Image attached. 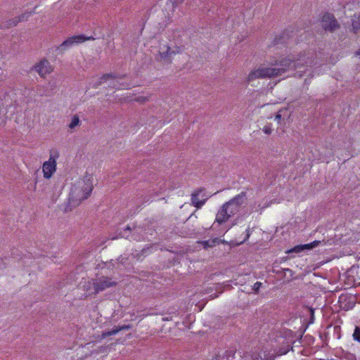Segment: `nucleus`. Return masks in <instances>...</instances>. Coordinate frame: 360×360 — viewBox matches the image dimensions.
Masks as SVG:
<instances>
[{
	"instance_id": "obj_1",
	"label": "nucleus",
	"mask_w": 360,
	"mask_h": 360,
	"mask_svg": "<svg viewBox=\"0 0 360 360\" xmlns=\"http://www.w3.org/2000/svg\"><path fill=\"white\" fill-rule=\"evenodd\" d=\"M306 53H300L297 57L288 56L276 61L274 68H258L262 79L272 78L283 75L288 70L311 64L309 58H305Z\"/></svg>"
},
{
	"instance_id": "obj_2",
	"label": "nucleus",
	"mask_w": 360,
	"mask_h": 360,
	"mask_svg": "<svg viewBox=\"0 0 360 360\" xmlns=\"http://www.w3.org/2000/svg\"><path fill=\"white\" fill-rule=\"evenodd\" d=\"M245 199L246 193L241 192L229 202L224 204L217 214L216 221L221 224L238 213L240 207L245 202Z\"/></svg>"
},
{
	"instance_id": "obj_3",
	"label": "nucleus",
	"mask_w": 360,
	"mask_h": 360,
	"mask_svg": "<svg viewBox=\"0 0 360 360\" xmlns=\"http://www.w3.org/2000/svg\"><path fill=\"white\" fill-rule=\"evenodd\" d=\"M93 188V184L89 179L77 181L70 188V203L73 206L79 205L83 200L89 197Z\"/></svg>"
},
{
	"instance_id": "obj_4",
	"label": "nucleus",
	"mask_w": 360,
	"mask_h": 360,
	"mask_svg": "<svg viewBox=\"0 0 360 360\" xmlns=\"http://www.w3.org/2000/svg\"><path fill=\"white\" fill-rule=\"evenodd\" d=\"M59 157L57 151L51 150L50 152V158L48 161L43 164L42 170L44 177L45 179H50L53 174L56 170V159Z\"/></svg>"
},
{
	"instance_id": "obj_5",
	"label": "nucleus",
	"mask_w": 360,
	"mask_h": 360,
	"mask_svg": "<svg viewBox=\"0 0 360 360\" xmlns=\"http://www.w3.org/2000/svg\"><path fill=\"white\" fill-rule=\"evenodd\" d=\"M93 37H86L83 34L72 36L65 40L60 45L56 48V51L60 53H63L67 49L75 44H78L85 41L86 40H94Z\"/></svg>"
},
{
	"instance_id": "obj_6",
	"label": "nucleus",
	"mask_w": 360,
	"mask_h": 360,
	"mask_svg": "<svg viewBox=\"0 0 360 360\" xmlns=\"http://www.w3.org/2000/svg\"><path fill=\"white\" fill-rule=\"evenodd\" d=\"M176 51H172L171 47L167 44L160 45L158 53L156 56L158 61L163 62L165 64L169 65L172 63V57L176 55Z\"/></svg>"
},
{
	"instance_id": "obj_7",
	"label": "nucleus",
	"mask_w": 360,
	"mask_h": 360,
	"mask_svg": "<svg viewBox=\"0 0 360 360\" xmlns=\"http://www.w3.org/2000/svg\"><path fill=\"white\" fill-rule=\"evenodd\" d=\"M210 197V195H206L205 188H197L191 194V205L197 209H200L205 204Z\"/></svg>"
},
{
	"instance_id": "obj_8",
	"label": "nucleus",
	"mask_w": 360,
	"mask_h": 360,
	"mask_svg": "<svg viewBox=\"0 0 360 360\" xmlns=\"http://www.w3.org/2000/svg\"><path fill=\"white\" fill-rule=\"evenodd\" d=\"M321 26L325 30L333 32L340 27V25L333 15L326 13L321 18Z\"/></svg>"
},
{
	"instance_id": "obj_9",
	"label": "nucleus",
	"mask_w": 360,
	"mask_h": 360,
	"mask_svg": "<svg viewBox=\"0 0 360 360\" xmlns=\"http://www.w3.org/2000/svg\"><path fill=\"white\" fill-rule=\"evenodd\" d=\"M96 293L105 290L107 288L115 287L117 285V283L116 281H112V278L108 276H101L98 278H96Z\"/></svg>"
},
{
	"instance_id": "obj_10",
	"label": "nucleus",
	"mask_w": 360,
	"mask_h": 360,
	"mask_svg": "<svg viewBox=\"0 0 360 360\" xmlns=\"http://www.w3.org/2000/svg\"><path fill=\"white\" fill-rule=\"evenodd\" d=\"M33 69L41 77H44L47 74L52 72V68L50 65V63L46 60L44 59L37 63L34 67Z\"/></svg>"
},
{
	"instance_id": "obj_11",
	"label": "nucleus",
	"mask_w": 360,
	"mask_h": 360,
	"mask_svg": "<svg viewBox=\"0 0 360 360\" xmlns=\"http://www.w3.org/2000/svg\"><path fill=\"white\" fill-rule=\"evenodd\" d=\"M131 328V325H123L120 326H115L112 330L103 332L101 335L102 338H105L108 336L113 335L117 334L118 332L121 330H126Z\"/></svg>"
},
{
	"instance_id": "obj_12",
	"label": "nucleus",
	"mask_w": 360,
	"mask_h": 360,
	"mask_svg": "<svg viewBox=\"0 0 360 360\" xmlns=\"http://www.w3.org/2000/svg\"><path fill=\"white\" fill-rule=\"evenodd\" d=\"M236 350L233 349H229L219 353L217 355V360H235Z\"/></svg>"
},
{
	"instance_id": "obj_13",
	"label": "nucleus",
	"mask_w": 360,
	"mask_h": 360,
	"mask_svg": "<svg viewBox=\"0 0 360 360\" xmlns=\"http://www.w3.org/2000/svg\"><path fill=\"white\" fill-rule=\"evenodd\" d=\"M324 240H323V242ZM322 241L321 240H314L312 243H308V244H304V245H300L297 246H295L293 248V251L296 252H299L302 250H311L317 246H319L320 244H321Z\"/></svg>"
},
{
	"instance_id": "obj_14",
	"label": "nucleus",
	"mask_w": 360,
	"mask_h": 360,
	"mask_svg": "<svg viewBox=\"0 0 360 360\" xmlns=\"http://www.w3.org/2000/svg\"><path fill=\"white\" fill-rule=\"evenodd\" d=\"M96 283L95 279H91L84 282L82 285L83 290L89 292V295H96Z\"/></svg>"
},
{
	"instance_id": "obj_15",
	"label": "nucleus",
	"mask_w": 360,
	"mask_h": 360,
	"mask_svg": "<svg viewBox=\"0 0 360 360\" xmlns=\"http://www.w3.org/2000/svg\"><path fill=\"white\" fill-rule=\"evenodd\" d=\"M15 95V93H8L6 94L4 96V98L3 99L2 105H5L6 107H10V106H16L18 105L17 101H15L14 103L13 102V97Z\"/></svg>"
},
{
	"instance_id": "obj_16",
	"label": "nucleus",
	"mask_w": 360,
	"mask_h": 360,
	"mask_svg": "<svg viewBox=\"0 0 360 360\" xmlns=\"http://www.w3.org/2000/svg\"><path fill=\"white\" fill-rule=\"evenodd\" d=\"M290 38L289 34L288 32H284L279 36H276L274 39V44H285L287 43V40Z\"/></svg>"
},
{
	"instance_id": "obj_17",
	"label": "nucleus",
	"mask_w": 360,
	"mask_h": 360,
	"mask_svg": "<svg viewBox=\"0 0 360 360\" xmlns=\"http://www.w3.org/2000/svg\"><path fill=\"white\" fill-rule=\"evenodd\" d=\"M352 26L354 32H357L360 30V14L354 15L352 19Z\"/></svg>"
},
{
	"instance_id": "obj_18",
	"label": "nucleus",
	"mask_w": 360,
	"mask_h": 360,
	"mask_svg": "<svg viewBox=\"0 0 360 360\" xmlns=\"http://www.w3.org/2000/svg\"><path fill=\"white\" fill-rule=\"evenodd\" d=\"M18 21L17 20V18L15 17L13 18H11L7 20L3 25L1 26L0 28L1 29H8L12 27H15L18 24Z\"/></svg>"
},
{
	"instance_id": "obj_19",
	"label": "nucleus",
	"mask_w": 360,
	"mask_h": 360,
	"mask_svg": "<svg viewBox=\"0 0 360 360\" xmlns=\"http://www.w3.org/2000/svg\"><path fill=\"white\" fill-rule=\"evenodd\" d=\"M257 79H262L259 68L252 70L248 75V81L251 82Z\"/></svg>"
},
{
	"instance_id": "obj_20",
	"label": "nucleus",
	"mask_w": 360,
	"mask_h": 360,
	"mask_svg": "<svg viewBox=\"0 0 360 360\" xmlns=\"http://www.w3.org/2000/svg\"><path fill=\"white\" fill-rule=\"evenodd\" d=\"M115 78H116V76L114 75L113 74H105V75H103L99 79V80L97 82V83L95 85V87H97V86L101 85L103 83L107 82L110 79H115Z\"/></svg>"
},
{
	"instance_id": "obj_21",
	"label": "nucleus",
	"mask_w": 360,
	"mask_h": 360,
	"mask_svg": "<svg viewBox=\"0 0 360 360\" xmlns=\"http://www.w3.org/2000/svg\"><path fill=\"white\" fill-rule=\"evenodd\" d=\"M35 13L34 11H25V13H22L21 15L16 16L17 20L18 22H22V21H27L30 15Z\"/></svg>"
},
{
	"instance_id": "obj_22",
	"label": "nucleus",
	"mask_w": 360,
	"mask_h": 360,
	"mask_svg": "<svg viewBox=\"0 0 360 360\" xmlns=\"http://www.w3.org/2000/svg\"><path fill=\"white\" fill-rule=\"evenodd\" d=\"M79 123V118L77 115H75L72 119L71 122L69 124V128L72 129Z\"/></svg>"
},
{
	"instance_id": "obj_23",
	"label": "nucleus",
	"mask_w": 360,
	"mask_h": 360,
	"mask_svg": "<svg viewBox=\"0 0 360 360\" xmlns=\"http://www.w3.org/2000/svg\"><path fill=\"white\" fill-rule=\"evenodd\" d=\"M290 345L288 342H286V345L285 347H281L278 352H277V354L278 356H281V355H284L285 354H287V352L290 350Z\"/></svg>"
},
{
	"instance_id": "obj_24",
	"label": "nucleus",
	"mask_w": 360,
	"mask_h": 360,
	"mask_svg": "<svg viewBox=\"0 0 360 360\" xmlns=\"http://www.w3.org/2000/svg\"><path fill=\"white\" fill-rule=\"evenodd\" d=\"M353 338L354 340L360 342V327L356 326L354 333H353Z\"/></svg>"
},
{
	"instance_id": "obj_25",
	"label": "nucleus",
	"mask_w": 360,
	"mask_h": 360,
	"mask_svg": "<svg viewBox=\"0 0 360 360\" xmlns=\"http://www.w3.org/2000/svg\"><path fill=\"white\" fill-rule=\"evenodd\" d=\"M262 283L259 281L256 282L253 285V290L256 294L259 293V289L262 287Z\"/></svg>"
},
{
	"instance_id": "obj_26",
	"label": "nucleus",
	"mask_w": 360,
	"mask_h": 360,
	"mask_svg": "<svg viewBox=\"0 0 360 360\" xmlns=\"http://www.w3.org/2000/svg\"><path fill=\"white\" fill-rule=\"evenodd\" d=\"M135 101L141 103H144L149 101V98L147 96H139L135 98Z\"/></svg>"
},
{
	"instance_id": "obj_27",
	"label": "nucleus",
	"mask_w": 360,
	"mask_h": 360,
	"mask_svg": "<svg viewBox=\"0 0 360 360\" xmlns=\"http://www.w3.org/2000/svg\"><path fill=\"white\" fill-rule=\"evenodd\" d=\"M203 245H204V248H207V247H213L215 244V241L213 240H205V241H203L202 243Z\"/></svg>"
},
{
	"instance_id": "obj_28",
	"label": "nucleus",
	"mask_w": 360,
	"mask_h": 360,
	"mask_svg": "<svg viewBox=\"0 0 360 360\" xmlns=\"http://www.w3.org/2000/svg\"><path fill=\"white\" fill-rule=\"evenodd\" d=\"M169 1L174 8L177 7L179 4H182L184 1V0H169Z\"/></svg>"
},
{
	"instance_id": "obj_29",
	"label": "nucleus",
	"mask_w": 360,
	"mask_h": 360,
	"mask_svg": "<svg viewBox=\"0 0 360 360\" xmlns=\"http://www.w3.org/2000/svg\"><path fill=\"white\" fill-rule=\"evenodd\" d=\"M263 131L266 134H270L272 131L270 124L265 125L263 128Z\"/></svg>"
},
{
	"instance_id": "obj_30",
	"label": "nucleus",
	"mask_w": 360,
	"mask_h": 360,
	"mask_svg": "<svg viewBox=\"0 0 360 360\" xmlns=\"http://www.w3.org/2000/svg\"><path fill=\"white\" fill-rule=\"evenodd\" d=\"M134 231H136V232L133 233L132 235H131V238L134 239V240H140L139 237H138L135 233H138V229H134Z\"/></svg>"
},
{
	"instance_id": "obj_31",
	"label": "nucleus",
	"mask_w": 360,
	"mask_h": 360,
	"mask_svg": "<svg viewBox=\"0 0 360 360\" xmlns=\"http://www.w3.org/2000/svg\"><path fill=\"white\" fill-rule=\"evenodd\" d=\"M250 236V230L249 229H247L246 230V236L245 238H244L243 241H245L246 240H248Z\"/></svg>"
},
{
	"instance_id": "obj_32",
	"label": "nucleus",
	"mask_w": 360,
	"mask_h": 360,
	"mask_svg": "<svg viewBox=\"0 0 360 360\" xmlns=\"http://www.w3.org/2000/svg\"><path fill=\"white\" fill-rule=\"evenodd\" d=\"M126 259H127V258H125L122 256L120 257L118 259L119 262H121L122 264H124Z\"/></svg>"
},
{
	"instance_id": "obj_33",
	"label": "nucleus",
	"mask_w": 360,
	"mask_h": 360,
	"mask_svg": "<svg viewBox=\"0 0 360 360\" xmlns=\"http://www.w3.org/2000/svg\"><path fill=\"white\" fill-rule=\"evenodd\" d=\"M172 51H176V54L181 53V49L179 46H175L174 49H172Z\"/></svg>"
},
{
	"instance_id": "obj_34",
	"label": "nucleus",
	"mask_w": 360,
	"mask_h": 360,
	"mask_svg": "<svg viewBox=\"0 0 360 360\" xmlns=\"http://www.w3.org/2000/svg\"><path fill=\"white\" fill-rule=\"evenodd\" d=\"M355 56H360V48L355 52Z\"/></svg>"
},
{
	"instance_id": "obj_35",
	"label": "nucleus",
	"mask_w": 360,
	"mask_h": 360,
	"mask_svg": "<svg viewBox=\"0 0 360 360\" xmlns=\"http://www.w3.org/2000/svg\"><path fill=\"white\" fill-rule=\"evenodd\" d=\"M281 115L280 114H277V115H276V120H278H278H280V119H281Z\"/></svg>"
},
{
	"instance_id": "obj_36",
	"label": "nucleus",
	"mask_w": 360,
	"mask_h": 360,
	"mask_svg": "<svg viewBox=\"0 0 360 360\" xmlns=\"http://www.w3.org/2000/svg\"><path fill=\"white\" fill-rule=\"evenodd\" d=\"M131 229L129 226H127L124 229V231H131Z\"/></svg>"
},
{
	"instance_id": "obj_37",
	"label": "nucleus",
	"mask_w": 360,
	"mask_h": 360,
	"mask_svg": "<svg viewBox=\"0 0 360 360\" xmlns=\"http://www.w3.org/2000/svg\"><path fill=\"white\" fill-rule=\"evenodd\" d=\"M350 356H351L349 358V359L353 360L355 358V356L354 354H350Z\"/></svg>"
},
{
	"instance_id": "obj_38",
	"label": "nucleus",
	"mask_w": 360,
	"mask_h": 360,
	"mask_svg": "<svg viewBox=\"0 0 360 360\" xmlns=\"http://www.w3.org/2000/svg\"><path fill=\"white\" fill-rule=\"evenodd\" d=\"M253 360H258V359H253Z\"/></svg>"
}]
</instances>
